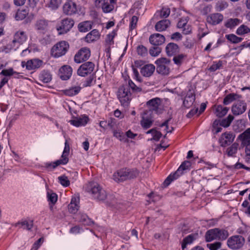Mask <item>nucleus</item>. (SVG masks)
Returning <instances> with one entry per match:
<instances>
[{"instance_id":"nucleus-1","label":"nucleus","mask_w":250,"mask_h":250,"mask_svg":"<svg viewBox=\"0 0 250 250\" xmlns=\"http://www.w3.org/2000/svg\"><path fill=\"white\" fill-rule=\"evenodd\" d=\"M141 91L142 88L137 86L129 79L127 82L119 88L117 96L121 105L127 107L132 99V93H138Z\"/></svg>"},{"instance_id":"nucleus-2","label":"nucleus","mask_w":250,"mask_h":250,"mask_svg":"<svg viewBox=\"0 0 250 250\" xmlns=\"http://www.w3.org/2000/svg\"><path fill=\"white\" fill-rule=\"evenodd\" d=\"M85 190L99 201H104L107 197L106 191L96 182H89L85 187Z\"/></svg>"},{"instance_id":"nucleus-3","label":"nucleus","mask_w":250,"mask_h":250,"mask_svg":"<svg viewBox=\"0 0 250 250\" xmlns=\"http://www.w3.org/2000/svg\"><path fill=\"white\" fill-rule=\"evenodd\" d=\"M139 174L136 168H123L116 171L113 175V179L117 182H122L136 178Z\"/></svg>"},{"instance_id":"nucleus-4","label":"nucleus","mask_w":250,"mask_h":250,"mask_svg":"<svg viewBox=\"0 0 250 250\" xmlns=\"http://www.w3.org/2000/svg\"><path fill=\"white\" fill-rule=\"evenodd\" d=\"M188 170V161H184L178 169L174 173H171L165 180L163 185L167 187L173 181L179 178L181 176L187 173Z\"/></svg>"},{"instance_id":"nucleus-5","label":"nucleus","mask_w":250,"mask_h":250,"mask_svg":"<svg viewBox=\"0 0 250 250\" xmlns=\"http://www.w3.org/2000/svg\"><path fill=\"white\" fill-rule=\"evenodd\" d=\"M69 48V43L66 41H61L55 44L51 49V53L53 57L59 58L64 55Z\"/></svg>"},{"instance_id":"nucleus-6","label":"nucleus","mask_w":250,"mask_h":250,"mask_svg":"<svg viewBox=\"0 0 250 250\" xmlns=\"http://www.w3.org/2000/svg\"><path fill=\"white\" fill-rule=\"evenodd\" d=\"M157 65L156 68L157 72L162 75H167L170 72V65L171 61L166 58H161L157 59L155 62Z\"/></svg>"},{"instance_id":"nucleus-7","label":"nucleus","mask_w":250,"mask_h":250,"mask_svg":"<svg viewBox=\"0 0 250 250\" xmlns=\"http://www.w3.org/2000/svg\"><path fill=\"white\" fill-rule=\"evenodd\" d=\"M245 242L244 238L240 235H233L227 241L228 246L232 250H237L243 247Z\"/></svg>"},{"instance_id":"nucleus-8","label":"nucleus","mask_w":250,"mask_h":250,"mask_svg":"<svg viewBox=\"0 0 250 250\" xmlns=\"http://www.w3.org/2000/svg\"><path fill=\"white\" fill-rule=\"evenodd\" d=\"M95 64L91 62H87L79 67L77 70V74L82 77H85L89 74H91L94 71Z\"/></svg>"},{"instance_id":"nucleus-9","label":"nucleus","mask_w":250,"mask_h":250,"mask_svg":"<svg viewBox=\"0 0 250 250\" xmlns=\"http://www.w3.org/2000/svg\"><path fill=\"white\" fill-rule=\"evenodd\" d=\"M235 137V134L231 132L227 131L221 135L218 140L220 146L225 147L232 143Z\"/></svg>"},{"instance_id":"nucleus-10","label":"nucleus","mask_w":250,"mask_h":250,"mask_svg":"<svg viewBox=\"0 0 250 250\" xmlns=\"http://www.w3.org/2000/svg\"><path fill=\"white\" fill-rule=\"evenodd\" d=\"M90 51L89 48H82L75 54L74 61L78 63H81L88 60L90 56Z\"/></svg>"},{"instance_id":"nucleus-11","label":"nucleus","mask_w":250,"mask_h":250,"mask_svg":"<svg viewBox=\"0 0 250 250\" xmlns=\"http://www.w3.org/2000/svg\"><path fill=\"white\" fill-rule=\"evenodd\" d=\"M74 21L71 18H67L62 21L61 25L57 27L59 34L66 33L73 26Z\"/></svg>"},{"instance_id":"nucleus-12","label":"nucleus","mask_w":250,"mask_h":250,"mask_svg":"<svg viewBox=\"0 0 250 250\" xmlns=\"http://www.w3.org/2000/svg\"><path fill=\"white\" fill-rule=\"evenodd\" d=\"M247 109V104L245 101L238 99L231 107V111L234 115H239L243 113Z\"/></svg>"},{"instance_id":"nucleus-13","label":"nucleus","mask_w":250,"mask_h":250,"mask_svg":"<svg viewBox=\"0 0 250 250\" xmlns=\"http://www.w3.org/2000/svg\"><path fill=\"white\" fill-rule=\"evenodd\" d=\"M63 13L66 15H73L78 13L77 5L74 2H65L62 7Z\"/></svg>"},{"instance_id":"nucleus-14","label":"nucleus","mask_w":250,"mask_h":250,"mask_svg":"<svg viewBox=\"0 0 250 250\" xmlns=\"http://www.w3.org/2000/svg\"><path fill=\"white\" fill-rule=\"evenodd\" d=\"M42 60L35 59L29 60L27 62H22L21 66L22 67L25 66L27 70H31L40 68L42 66Z\"/></svg>"},{"instance_id":"nucleus-15","label":"nucleus","mask_w":250,"mask_h":250,"mask_svg":"<svg viewBox=\"0 0 250 250\" xmlns=\"http://www.w3.org/2000/svg\"><path fill=\"white\" fill-rule=\"evenodd\" d=\"M95 3L97 6L102 8L104 13H109L114 8V5L110 3L109 0H96Z\"/></svg>"},{"instance_id":"nucleus-16","label":"nucleus","mask_w":250,"mask_h":250,"mask_svg":"<svg viewBox=\"0 0 250 250\" xmlns=\"http://www.w3.org/2000/svg\"><path fill=\"white\" fill-rule=\"evenodd\" d=\"M72 74V67L68 65L62 66L59 69V76L62 80H67L71 76Z\"/></svg>"},{"instance_id":"nucleus-17","label":"nucleus","mask_w":250,"mask_h":250,"mask_svg":"<svg viewBox=\"0 0 250 250\" xmlns=\"http://www.w3.org/2000/svg\"><path fill=\"white\" fill-rule=\"evenodd\" d=\"M48 21L45 19L37 20L35 23L34 28L39 33H44L48 29Z\"/></svg>"},{"instance_id":"nucleus-18","label":"nucleus","mask_w":250,"mask_h":250,"mask_svg":"<svg viewBox=\"0 0 250 250\" xmlns=\"http://www.w3.org/2000/svg\"><path fill=\"white\" fill-rule=\"evenodd\" d=\"M88 117L83 115L82 116L79 117H73V119L70 120L69 123L75 126L79 127L81 126L85 125L88 123Z\"/></svg>"},{"instance_id":"nucleus-19","label":"nucleus","mask_w":250,"mask_h":250,"mask_svg":"<svg viewBox=\"0 0 250 250\" xmlns=\"http://www.w3.org/2000/svg\"><path fill=\"white\" fill-rule=\"evenodd\" d=\"M223 15L218 13L211 14L207 18V22L213 25L219 24L223 21Z\"/></svg>"},{"instance_id":"nucleus-20","label":"nucleus","mask_w":250,"mask_h":250,"mask_svg":"<svg viewBox=\"0 0 250 250\" xmlns=\"http://www.w3.org/2000/svg\"><path fill=\"white\" fill-rule=\"evenodd\" d=\"M27 35L25 32L23 31H18L14 35L13 43L17 44L19 47L20 44H22L27 40Z\"/></svg>"},{"instance_id":"nucleus-21","label":"nucleus","mask_w":250,"mask_h":250,"mask_svg":"<svg viewBox=\"0 0 250 250\" xmlns=\"http://www.w3.org/2000/svg\"><path fill=\"white\" fill-rule=\"evenodd\" d=\"M149 40L151 44L158 46L165 42V38L163 35L155 33L149 37Z\"/></svg>"},{"instance_id":"nucleus-22","label":"nucleus","mask_w":250,"mask_h":250,"mask_svg":"<svg viewBox=\"0 0 250 250\" xmlns=\"http://www.w3.org/2000/svg\"><path fill=\"white\" fill-rule=\"evenodd\" d=\"M166 52L168 56H174L179 53V47L177 44L173 42H170L168 43L166 47Z\"/></svg>"},{"instance_id":"nucleus-23","label":"nucleus","mask_w":250,"mask_h":250,"mask_svg":"<svg viewBox=\"0 0 250 250\" xmlns=\"http://www.w3.org/2000/svg\"><path fill=\"white\" fill-rule=\"evenodd\" d=\"M213 108L214 114L219 118H222L226 115L229 110L228 107L221 104L214 105Z\"/></svg>"},{"instance_id":"nucleus-24","label":"nucleus","mask_w":250,"mask_h":250,"mask_svg":"<svg viewBox=\"0 0 250 250\" xmlns=\"http://www.w3.org/2000/svg\"><path fill=\"white\" fill-rule=\"evenodd\" d=\"M155 66L152 64L145 65L141 69V74L146 77H150L154 72L155 70Z\"/></svg>"},{"instance_id":"nucleus-25","label":"nucleus","mask_w":250,"mask_h":250,"mask_svg":"<svg viewBox=\"0 0 250 250\" xmlns=\"http://www.w3.org/2000/svg\"><path fill=\"white\" fill-rule=\"evenodd\" d=\"M170 25V21L168 20H163L158 21L155 28L157 31L162 32L166 30Z\"/></svg>"},{"instance_id":"nucleus-26","label":"nucleus","mask_w":250,"mask_h":250,"mask_svg":"<svg viewBox=\"0 0 250 250\" xmlns=\"http://www.w3.org/2000/svg\"><path fill=\"white\" fill-rule=\"evenodd\" d=\"M242 96L241 95L236 93H230L226 96L223 100L224 105H228L234 101L241 99Z\"/></svg>"},{"instance_id":"nucleus-27","label":"nucleus","mask_w":250,"mask_h":250,"mask_svg":"<svg viewBox=\"0 0 250 250\" xmlns=\"http://www.w3.org/2000/svg\"><path fill=\"white\" fill-rule=\"evenodd\" d=\"M100 38V34L98 30L94 29L88 33L85 38L87 42H92L98 40Z\"/></svg>"},{"instance_id":"nucleus-28","label":"nucleus","mask_w":250,"mask_h":250,"mask_svg":"<svg viewBox=\"0 0 250 250\" xmlns=\"http://www.w3.org/2000/svg\"><path fill=\"white\" fill-rule=\"evenodd\" d=\"M239 138L242 142V145L244 146L250 143V128H248L240 134Z\"/></svg>"},{"instance_id":"nucleus-29","label":"nucleus","mask_w":250,"mask_h":250,"mask_svg":"<svg viewBox=\"0 0 250 250\" xmlns=\"http://www.w3.org/2000/svg\"><path fill=\"white\" fill-rule=\"evenodd\" d=\"M205 237L207 242H210L214 240H217L216 228L207 230L205 233Z\"/></svg>"},{"instance_id":"nucleus-30","label":"nucleus","mask_w":250,"mask_h":250,"mask_svg":"<svg viewBox=\"0 0 250 250\" xmlns=\"http://www.w3.org/2000/svg\"><path fill=\"white\" fill-rule=\"evenodd\" d=\"M39 80L44 83H48L52 80V75L48 70H42L40 75Z\"/></svg>"},{"instance_id":"nucleus-31","label":"nucleus","mask_w":250,"mask_h":250,"mask_svg":"<svg viewBox=\"0 0 250 250\" xmlns=\"http://www.w3.org/2000/svg\"><path fill=\"white\" fill-rule=\"evenodd\" d=\"M241 22L242 21L237 18H230L225 22V26L228 28L232 29L240 24Z\"/></svg>"},{"instance_id":"nucleus-32","label":"nucleus","mask_w":250,"mask_h":250,"mask_svg":"<svg viewBox=\"0 0 250 250\" xmlns=\"http://www.w3.org/2000/svg\"><path fill=\"white\" fill-rule=\"evenodd\" d=\"M216 231L217 234V239L218 240H225L229 235L228 231L225 229L216 228Z\"/></svg>"},{"instance_id":"nucleus-33","label":"nucleus","mask_w":250,"mask_h":250,"mask_svg":"<svg viewBox=\"0 0 250 250\" xmlns=\"http://www.w3.org/2000/svg\"><path fill=\"white\" fill-rule=\"evenodd\" d=\"M92 27V22L91 21H85L81 22L78 25V28L81 32H86L90 30Z\"/></svg>"},{"instance_id":"nucleus-34","label":"nucleus","mask_w":250,"mask_h":250,"mask_svg":"<svg viewBox=\"0 0 250 250\" xmlns=\"http://www.w3.org/2000/svg\"><path fill=\"white\" fill-rule=\"evenodd\" d=\"M239 145L237 143H233L226 151V153L229 157H234L237 152Z\"/></svg>"},{"instance_id":"nucleus-35","label":"nucleus","mask_w":250,"mask_h":250,"mask_svg":"<svg viewBox=\"0 0 250 250\" xmlns=\"http://www.w3.org/2000/svg\"><path fill=\"white\" fill-rule=\"evenodd\" d=\"M161 100L159 98L152 99L147 102V105L151 107V110L157 111L160 104Z\"/></svg>"},{"instance_id":"nucleus-36","label":"nucleus","mask_w":250,"mask_h":250,"mask_svg":"<svg viewBox=\"0 0 250 250\" xmlns=\"http://www.w3.org/2000/svg\"><path fill=\"white\" fill-rule=\"evenodd\" d=\"M81 89L79 86H72L68 89L63 90V93L67 96H73L78 94Z\"/></svg>"},{"instance_id":"nucleus-37","label":"nucleus","mask_w":250,"mask_h":250,"mask_svg":"<svg viewBox=\"0 0 250 250\" xmlns=\"http://www.w3.org/2000/svg\"><path fill=\"white\" fill-rule=\"evenodd\" d=\"M28 13L29 9L28 8L19 9L17 12L15 18L17 20H22L26 18Z\"/></svg>"},{"instance_id":"nucleus-38","label":"nucleus","mask_w":250,"mask_h":250,"mask_svg":"<svg viewBox=\"0 0 250 250\" xmlns=\"http://www.w3.org/2000/svg\"><path fill=\"white\" fill-rule=\"evenodd\" d=\"M19 225H21V227L23 229H26L28 230H30L33 227V221L24 220L21 222H19L15 225L16 227Z\"/></svg>"},{"instance_id":"nucleus-39","label":"nucleus","mask_w":250,"mask_h":250,"mask_svg":"<svg viewBox=\"0 0 250 250\" xmlns=\"http://www.w3.org/2000/svg\"><path fill=\"white\" fill-rule=\"evenodd\" d=\"M18 48V47L17 46V44H14L12 41L11 42L1 47V49L2 52L5 53H8L13 50H16Z\"/></svg>"},{"instance_id":"nucleus-40","label":"nucleus","mask_w":250,"mask_h":250,"mask_svg":"<svg viewBox=\"0 0 250 250\" xmlns=\"http://www.w3.org/2000/svg\"><path fill=\"white\" fill-rule=\"evenodd\" d=\"M79 206L77 204L76 199H72L68 205V210L71 213H76L78 210Z\"/></svg>"},{"instance_id":"nucleus-41","label":"nucleus","mask_w":250,"mask_h":250,"mask_svg":"<svg viewBox=\"0 0 250 250\" xmlns=\"http://www.w3.org/2000/svg\"><path fill=\"white\" fill-rule=\"evenodd\" d=\"M234 117L229 114L227 118L220 120L221 125L224 127H227L230 125Z\"/></svg>"},{"instance_id":"nucleus-42","label":"nucleus","mask_w":250,"mask_h":250,"mask_svg":"<svg viewBox=\"0 0 250 250\" xmlns=\"http://www.w3.org/2000/svg\"><path fill=\"white\" fill-rule=\"evenodd\" d=\"M225 37L228 41L233 43L240 42L243 40V38L237 37L233 34L226 35Z\"/></svg>"},{"instance_id":"nucleus-43","label":"nucleus","mask_w":250,"mask_h":250,"mask_svg":"<svg viewBox=\"0 0 250 250\" xmlns=\"http://www.w3.org/2000/svg\"><path fill=\"white\" fill-rule=\"evenodd\" d=\"M136 51L138 55L142 58H145L148 54L147 49L143 45H139L137 47Z\"/></svg>"},{"instance_id":"nucleus-44","label":"nucleus","mask_w":250,"mask_h":250,"mask_svg":"<svg viewBox=\"0 0 250 250\" xmlns=\"http://www.w3.org/2000/svg\"><path fill=\"white\" fill-rule=\"evenodd\" d=\"M212 130L214 134H217L222 130L220 120H215L212 124Z\"/></svg>"},{"instance_id":"nucleus-45","label":"nucleus","mask_w":250,"mask_h":250,"mask_svg":"<svg viewBox=\"0 0 250 250\" xmlns=\"http://www.w3.org/2000/svg\"><path fill=\"white\" fill-rule=\"evenodd\" d=\"M79 221L85 225H90L91 221L88 216L83 213H80L78 215Z\"/></svg>"},{"instance_id":"nucleus-46","label":"nucleus","mask_w":250,"mask_h":250,"mask_svg":"<svg viewBox=\"0 0 250 250\" xmlns=\"http://www.w3.org/2000/svg\"><path fill=\"white\" fill-rule=\"evenodd\" d=\"M250 32V28L244 24L239 26L236 32V33L239 35H243Z\"/></svg>"},{"instance_id":"nucleus-47","label":"nucleus","mask_w":250,"mask_h":250,"mask_svg":"<svg viewBox=\"0 0 250 250\" xmlns=\"http://www.w3.org/2000/svg\"><path fill=\"white\" fill-rule=\"evenodd\" d=\"M153 124V121L149 118L143 117L141 121L142 127L145 129L150 127Z\"/></svg>"},{"instance_id":"nucleus-48","label":"nucleus","mask_w":250,"mask_h":250,"mask_svg":"<svg viewBox=\"0 0 250 250\" xmlns=\"http://www.w3.org/2000/svg\"><path fill=\"white\" fill-rule=\"evenodd\" d=\"M113 135L121 141H123L124 142H126L127 141V138L124 135V133L119 130H114Z\"/></svg>"},{"instance_id":"nucleus-49","label":"nucleus","mask_w":250,"mask_h":250,"mask_svg":"<svg viewBox=\"0 0 250 250\" xmlns=\"http://www.w3.org/2000/svg\"><path fill=\"white\" fill-rule=\"evenodd\" d=\"M170 13V9L168 8L163 7L159 11H158L156 14L160 16V18H167L168 17Z\"/></svg>"},{"instance_id":"nucleus-50","label":"nucleus","mask_w":250,"mask_h":250,"mask_svg":"<svg viewBox=\"0 0 250 250\" xmlns=\"http://www.w3.org/2000/svg\"><path fill=\"white\" fill-rule=\"evenodd\" d=\"M116 35V31L115 30H114L111 33L107 35L105 39V42L109 45H111L113 44V39Z\"/></svg>"},{"instance_id":"nucleus-51","label":"nucleus","mask_w":250,"mask_h":250,"mask_svg":"<svg viewBox=\"0 0 250 250\" xmlns=\"http://www.w3.org/2000/svg\"><path fill=\"white\" fill-rule=\"evenodd\" d=\"M186 55L183 54H179L174 56L173 61L175 64L179 65L183 62L184 60L186 58Z\"/></svg>"},{"instance_id":"nucleus-52","label":"nucleus","mask_w":250,"mask_h":250,"mask_svg":"<svg viewBox=\"0 0 250 250\" xmlns=\"http://www.w3.org/2000/svg\"><path fill=\"white\" fill-rule=\"evenodd\" d=\"M154 132V135L152 136L153 137L150 139V140H154L155 141H158L159 140L160 138L162 136V133L160 131H158L156 130L155 128H152L151 129L149 130L146 133V134H149L150 132Z\"/></svg>"},{"instance_id":"nucleus-53","label":"nucleus","mask_w":250,"mask_h":250,"mask_svg":"<svg viewBox=\"0 0 250 250\" xmlns=\"http://www.w3.org/2000/svg\"><path fill=\"white\" fill-rule=\"evenodd\" d=\"M223 65L222 61L219 60L218 62H213L212 64L210 66L209 70L211 72H214L219 69Z\"/></svg>"},{"instance_id":"nucleus-54","label":"nucleus","mask_w":250,"mask_h":250,"mask_svg":"<svg viewBox=\"0 0 250 250\" xmlns=\"http://www.w3.org/2000/svg\"><path fill=\"white\" fill-rule=\"evenodd\" d=\"M69 154L66 153H63L62 152V154L61 156V159L60 160H57V164H56L57 166H59L60 165H65L68 162V156Z\"/></svg>"},{"instance_id":"nucleus-55","label":"nucleus","mask_w":250,"mask_h":250,"mask_svg":"<svg viewBox=\"0 0 250 250\" xmlns=\"http://www.w3.org/2000/svg\"><path fill=\"white\" fill-rule=\"evenodd\" d=\"M162 49L161 47L155 46L151 47L149 49V54L151 56L156 57L158 56L161 52Z\"/></svg>"},{"instance_id":"nucleus-56","label":"nucleus","mask_w":250,"mask_h":250,"mask_svg":"<svg viewBox=\"0 0 250 250\" xmlns=\"http://www.w3.org/2000/svg\"><path fill=\"white\" fill-rule=\"evenodd\" d=\"M58 179L60 184L63 187H66L69 186L70 181L67 176L62 175L59 176Z\"/></svg>"},{"instance_id":"nucleus-57","label":"nucleus","mask_w":250,"mask_h":250,"mask_svg":"<svg viewBox=\"0 0 250 250\" xmlns=\"http://www.w3.org/2000/svg\"><path fill=\"white\" fill-rule=\"evenodd\" d=\"M47 198L48 201H49L53 205H54L58 200L57 195L54 192L50 193L49 192H48Z\"/></svg>"},{"instance_id":"nucleus-58","label":"nucleus","mask_w":250,"mask_h":250,"mask_svg":"<svg viewBox=\"0 0 250 250\" xmlns=\"http://www.w3.org/2000/svg\"><path fill=\"white\" fill-rule=\"evenodd\" d=\"M222 243L220 242H215L213 243L208 244L207 247L210 250H218L221 247Z\"/></svg>"},{"instance_id":"nucleus-59","label":"nucleus","mask_w":250,"mask_h":250,"mask_svg":"<svg viewBox=\"0 0 250 250\" xmlns=\"http://www.w3.org/2000/svg\"><path fill=\"white\" fill-rule=\"evenodd\" d=\"M228 6V4L225 1H219L215 6V8L218 11H221L224 10Z\"/></svg>"},{"instance_id":"nucleus-60","label":"nucleus","mask_w":250,"mask_h":250,"mask_svg":"<svg viewBox=\"0 0 250 250\" xmlns=\"http://www.w3.org/2000/svg\"><path fill=\"white\" fill-rule=\"evenodd\" d=\"M60 3V0H50L48 7L52 10H56L59 7Z\"/></svg>"},{"instance_id":"nucleus-61","label":"nucleus","mask_w":250,"mask_h":250,"mask_svg":"<svg viewBox=\"0 0 250 250\" xmlns=\"http://www.w3.org/2000/svg\"><path fill=\"white\" fill-rule=\"evenodd\" d=\"M187 23V21L186 19H181L179 21L178 23H177V27L179 28H184V29L183 30L184 32V34H187V31H186V28L185 27L186 26V24Z\"/></svg>"},{"instance_id":"nucleus-62","label":"nucleus","mask_w":250,"mask_h":250,"mask_svg":"<svg viewBox=\"0 0 250 250\" xmlns=\"http://www.w3.org/2000/svg\"><path fill=\"white\" fill-rule=\"evenodd\" d=\"M138 17L136 16H132L131 21L130 22L129 28L130 30H133L134 29L137 25V23L138 21Z\"/></svg>"},{"instance_id":"nucleus-63","label":"nucleus","mask_w":250,"mask_h":250,"mask_svg":"<svg viewBox=\"0 0 250 250\" xmlns=\"http://www.w3.org/2000/svg\"><path fill=\"white\" fill-rule=\"evenodd\" d=\"M57 160L52 163H46L44 164L45 167L49 170H52L56 168L58 166L56 165Z\"/></svg>"},{"instance_id":"nucleus-64","label":"nucleus","mask_w":250,"mask_h":250,"mask_svg":"<svg viewBox=\"0 0 250 250\" xmlns=\"http://www.w3.org/2000/svg\"><path fill=\"white\" fill-rule=\"evenodd\" d=\"M198 107L192 108L188 112V118L192 117L193 116H195L196 117H198L199 115H198Z\"/></svg>"}]
</instances>
